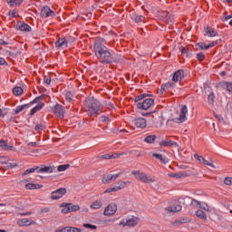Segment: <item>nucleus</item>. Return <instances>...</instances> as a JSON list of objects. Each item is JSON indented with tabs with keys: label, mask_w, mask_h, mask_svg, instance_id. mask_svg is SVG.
Masks as SVG:
<instances>
[{
	"label": "nucleus",
	"mask_w": 232,
	"mask_h": 232,
	"mask_svg": "<svg viewBox=\"0 0 232 232\" xmlns=\"http://www.w3.org/2000/svg\"><path fill=\"white\" fill-rule=\"evenodd\" d=\"M93 50L97 59L102 64L119 63L121 59V54L110 52V49L106 46V40L104 38H99L94 42Z\"/></svg>",
	"instance_id": "obj_1"
},
{
	"label": "nucleus",
	"mask_w": 232,
	"mask_h": 232,
	"mask_svg": "<svg viewBox=\"0 0 232 232\" xmlns=\"http://www.w3.org/2000/svg\"><path fill=\"white\" fill-rule=\"evenodd\" d=\"M85 111L89 115V117H93L95 113L98 115L102 113V104L99 100L93 98H86L85 100Z\"/></svg>",
	"instance_id": "obj_2"
},
{
	"label": "nucleus",
	"mask_w": 232,
	"mask_h": 232,
	"mask_svg": "<svg viewBox=\"0 0 232 232\" xmlns=\"http://www.w3.org/2000/svg\"><path fill=\"white\" fill-rule=\"evenodd\" d=\"M147 97L148 94L144 93L135 98L134 102H136L137 108L140 110H150L155 104V100Z\"/></svg>",
	"instance_id": "obj_3"
},
{
	"label": "nucleus",
	"mask_w": 232,
	"mask_h": 232,
	"mask_svg": "<svg viewBox=\"0 0 232 232\" xmlns=\"http://www.w3.org/2000/svg\"><path fill=\"white\" fill-rule=\"evenodd\" d=\"M189 200H191V198L189 197H180L178 201H173L171 205L167 208V211H170L171 213H179V211H182V205L180 204L187 206Z\"/></svg>",
	"instance_id": "obj_4"
},
{
	"label": "nucleus",
	"mask_w": 232,
	"mask_h": 232,
	"mask_svg": "<svg viewBox=\"0 0 232 232\" xmlns=\"http://www.w3.org/2000/svg\"><path fill=\"white\" fill-rule=\"evenodd\" d=\"M35 171L36 173H53L55 167L41 165L40 167L27 169L22 175H30V173H35Z\"/></svg>",
	"instance_id": "obj_5"
},
{
	"label": "nucleus",
	"mask_w": 232,
	"mask_h": 232,
	"mask_svg": "<svg viewBox=\"0 0 232 232\" xmlns=\"http://www.w3.org/2000/svg\"><path fill=\"white\" fill-rule=\"evenodd\" d=\"M140 222V218L135 216H128L121 220L120 226H123V227H135Z\"/></svg>",
	"instance_id": "obj_6"
},
{
	"label": "nucleus",
	"mask_w": 232,
	"mask_h": 232,
	"mask_svg": "<svg viewBox=\"0 0 232 232\" xmlns=\"http://www.w3.org/2000/svg\"><path fill=\"white\" fill-rule=\"evenodd\" d=\"M188 121V106L183 105L179 111V115L177 118L173 119V122L177 124H182V122H186Z\"/></svg>",
	"instance_id": "obj_7"
},
{
	"label": "nucleus",
	"mask_w": 232,
	"mask_h": 232,
	"mask_svg": "<svg viewBox=\"0 0 232 232\" xmlns=\"http://www.w3.org/2000/svg\"><path fill=\"white\" fill-rule=\"evenodd\" d=\"M117 213V204L110 203L103 211V215L105 217H111V215H115Z\"/></svg>",
	"instance_id": "obj_8"
},
{
	"label": "nucleus",
	"mask_w": 232,
	"mask_h": 232,
	"mask_svg": "<svg viewBox=\"0 0 232 232\" xmlns=\"http://www.w3.org/2000/svg\"><path fill=\"white\" fill-rule=\"evenodd\" d=\"M40 15L44 19H46L48 17H55V12H53V10H51L48 5H45L42 8Z\"/></svg>",
	"instance_id": "obj_9"
},
{
	"label": "nucleus",
	"mask_w": 232,
	"mask_h": 232,
	"mask_svg": "<svg viewBox=\"0 0 232 232\" xmlns=\"http://www.w3.org/2000/svg\"><path fill=\"white\" fill-rule=\"evenodd\" d=\"M63 195H66V188H61L51 193V198L52 200H59V198H63Z\"/></svg>",
	"instance_id": "obj_10"
},
{
	"label": "nucleus",
	"mask_w": 232,
	"mask_h": 232,
	"mask_svg": "<svg viewBox=\"0 0 232 232\" xmlns=\"http://www.w3.org/2000/svg\"><path fill=\"white\" fill-rule=\"evenodd\" d=\"M53 113L56 115V117H59L60 119L64 118V107L59 103H57L53 108Z\"/></svg>",
	"instance_id": "obj_11"
},
{
	"label": "nucleus",
	"mask_w": 232,
	"mask_h": 232,
	"mask_svg": "<svg viewBox=\"0 0 232 232\" xmlns=\"http://www.w3.org/2000/svg\"><path fill=\"white\" fill-rule=\"evenodd\" d=\"M54 44L57 50H64V48H68V41H66V38L64 37L59 38Z\"/></svg>",
	"instance_id": "obj_12"
},
{
	"label": "nucleus",
	"mask_w": 232,
	"mask_h": 232,
	"mask_svg": "<svg viewBox=\"0 0 232 232\" xmlns=\"http://www.w3.org/2000/svg\"><path fill=\"white\" fill-rule=\"evenodd\" d=\"M160 146L161 148H169L170 146H173L174 148H179V143H177L169 139H165V140L160 141Z\"/></svg>",
	"instance_id": "obj_13"
},
{
	"label": "nucleus",
	"mask_w": 232,
	"mask_h": 232,
	"mask_svg": "<svg viewBox=\"0 0 232 232\" xmlns=\"http://www.w3.org/2000/svg\"><path fill=\"white\" fill-rule=\"evenodd\" d=\"M16 29L20 32H32V26L24 22H18L16 24Z\"/></svg>",
	"instance_id": "obj_14"
},
{
	"label": "nucleus",
	"mask_w": 232,
	"mask_h": 232,
	"mask_svg": "<svg viewBox=\"0 0 232 232\" xmlns=\"http://www.w3.org/2000/svg\"><path fill=\"white\" fill-rule=\"evenodd\" d=\"M133 124L134 126H136L137 128H141L143 130V128H146L147 126V121L146 119L140 117V118H136L133 121Z\"/></svg>",
	"instance_id": "obj_15"
},
{
	"label": "nucleus",
	"mask_w": 232,
	"mask_h": 232,
	"mask_svg": "<svg viewBox=\"0 0 232 232\" xmlns=\"http://www.w3.org/2000/svg\"><path fill=\"white\" fill-rule=\"evenodd\" d=\"M184 79V70H178L172 76L173 82H180Z\"/></svg>",
	"instance_id": "obj_16"
},
{
	"label": "nucleus",
	"mask_w": 232,
	"mask_h": 232,
	"mask_svg": "<svg viewBox=\"0 0 232 232\" xmlns=\"http://www.w3.org/2000/svg\"><path fill=\"white\" fill-rule=\"evenodd\" d=\"M205 34L208 35V37H218V33L215 31L212 27L207 26L205 27Z\"/></svg>",
	"instance_id": "obj_17"
},
{
	"label": "nucleus",
	"mask_w": 232,
	"mask_h": 232,
	"mask_svg": "<svg viewBox=\"0 0 232 232\" xmlns=\"http://www.w3.org/2000/svg\"><path fill=\"white\" fill-rule=\"evenodd\" d=\"M152 157H154L158 160H160V162H162V164H168V162H169V160L168 159V157H166L162 154L152 153Z\"/></svg>",
	"instance_id": "obj_18"
},
{
	"label": "nucleus",
	"mask_w": 232,
	"mask_h": 232,
	"mask_svg": "<svg viewBox=\"0 0 232 232\" xmlns=\"http://www.w3.org/2000/svg\"><path fill=\"white\" fill-rule=\"evenodd\" d=\"M0 148L4 150V151H12V150H14V146L12 145H8V142L1 140H0Z\"/></svg>",
	"instance_id": "obj_19"
},
{
	"label": "nucleus",
	"mask_w": 232,
	"mask_h": 232,
	"mask_svg": "<svg viewBox=\"0 0 232 232\" xmlns=\"http://www.w3.org/2000/svg\"><path fill=\"white\" fill-rule=\"evenodd\" d=\"M131 19L132 21H134V23L139 24V23H144V20L146 19V17H144V15L142 14H132Z\"/></svg>",
	"instance_id": "obj_20"
},
{
	"label": "nucleus",
	"mask_w": 232,
	"mask_h": 232,
	"mask_svg": "<svg viewBox=\"0 0 232 232\" xmlns=\"http://www.w3.org/2000/svg\"><path fill=\"white\" fill-rule=\"evenodd\" d=\"M43 108H44V103L39 102L35 107H34L31 110L30 115H35V113H37V111H41V110H43Z\"/></svg>",
	"instance_id": "obj_21"
},
{
	"label": "nucleus",
	"mask_w": 232,
	"mask_h": 232,
	"mask_svg": "<svg viewBox=\"0 0 232 232\" xmlns=\"http://www.w3.org/2000/svg\"><path fill=\"white\" fill-rule=\"evenodd\" d=\"M56 232H81V229L75 227H65L64 228L57 230Z\"/></svg>",
	"instance_id": "obj_22"
},
{
	"label": "nucleus",
	"mask_w": 232,
	"mask_h": 232,
	"mask_svg": "<svg viewBox=\"0 0 232 232\" xmlns=\"http://www.w3.org/2000/svg\"><path fill=\"white\" fill-rule=\"evenodd\" d=\"M20 227H24V226H32V222L28 218H22L17 221Z\"/></svg>",
	"instance_id": "obj_23"
},
{
	"label": "nucleus",
	"mask_w": 232,
	"mask_h": 232,
	"mask_svg": "<svg viewBox=\"0 0 232 232\" xmlns=\"http://www.w3.org/2000/svg\"><path fill=\"white\" fill-rule=\"evenodd\" d=\"M169 88H175V83L169 82L165 84H162L160 89L161 93H164V92H166V90H169Z\"/></svg>",
	"instance_id": "obj_24"
},
{
	"label": "nucleus",
	"mask_w": 232,
	"mask_h": 232,
	"mask_svg": "<svg viewBox=\"0 0 232 232\" xmlns=\"http://www.w3.org/2000/svg\"><path fill=\"white\" fill-rule=\"evenodd\" d=\"M132 175H135L137 180H140V182H142L146 174H144V172H140V170H133Z\"/></svg>",
	"instance_id": "obj_25"
},
{
	"label": "nucleus",
	"mask_w": 232,
	"mask_h": 232,
	"mask_svg": "<svg viewBox=\"0 0 232 232\" xmlns=\"http://www.w3.org/2000/svg\"><path fill=\"white\" fill-rule=\"evenodd\" d=\"M141 182H144V184H151L155 182V178L151 175H146L143 177V180Z\"/></svg>",
	"instance_id": "obj_26"
},
{
	"label": "nucleus",
	"mask_w": 232,
	"mask_h": 232,
	"mask_svg": "<svg viewBox=\"0 0 232 232\" xmlns=\"http://www.w3.org/2000/svg\"><path fill=\"white\" fill-rule=\"evenodd\" d=\"M196 216L201 220H208V215L202 209L197 210Z\"/></svg>",
	"instance_id": "obj_27"
},
{
	"label": "nucleus",
	"mask_w": 232,
	"mask_h": 232,
	"mask_svg": "<svg viewBox=\"0 0 232 232\" xmlns=\"http://www.w3.org/2000/svg\"><path fill=\"white\" fill-rule=\"evenodd\" d=\"M43 188V185L34 184V183H27L25 185V189H41Z\"/></svg>",
	"instance_id": "obj_28"
},
{
	"label": "nucleus",
	"mask_w": 232,
	"mask_h": 232,
	"mask_svg": "<svg viewBox=\"0 0 232 232\" xmlns=\"http://www.w3.org/2000/svg\"><path fill=\"white\" fill-rule=\"evenodd\" d=\"M90 208L92 209H101L102 208V201L96 200L91 204Z\"/></svg>",
	"instance_id": "obj_29"
},
{
	"label": "nucleus",
	"mask_w": 232,
	"mask_h": 232,
	"mask_svg": "<svg viewBox=\"0 0 232 232\" xmlns=\"http://www.w3.org/2000/svg\"><path fill=\"white\" fill-rule=\"evenodd\" d=\"M157 140V136L155 134L149 135L145 138L144 142H147V144H153Z\"/></svg>",
	"instance_id": "obj_30"
},
{
	"label": "nucleus",
	"mask_w": 232,
	"mask_h": 232,
	"mask_svg": "<svg viewBox=\"0 0 232 232\" xmlns=\"http://www.w3.org/2000/svg\"><path fill=\"white\" fill-rule=\"evenodd\" d=\"M61 208H63L62 209V213H63V215H66V214H68V213H71L69 203H62V204H61Z\"/></svg>",
	"instance_id": "obj_31"
},
{
	"label": "nucleus",
	"mask_w": 232,
	"mask_h": 232,
	"mask_svg": "<svg viewBox=\"0 0 232 232\" xmlns=\"http://www.w3.org/2000/svg\"><path fill=\"white\" fill-rule=\"evenodd\" d=\"M8 115H10V109H8V108H2L0 110V117L5 119V117H8Z\"/></svg>",
	"instance_id": "obj_32"
},
{
	"label": "nucleus",
	"mask_w": 232,
	"mask_h": 232,
	"mask_svg": "<svg viewBox=\"0 0 232 232\" xmlns=\"http://www.w3.org/2000/svg\"><path fill=\"white\" fill-rule=\"evenodd\" d=\"M23 92H24V90L21 87H14V88H13V93L16 97H19V95H23Z\"/></svg>",
	"instance_id": "obj_33"
},
{
	"label": "nucleus",
	"mask_w": 232,
	"mask_h": 232,
	"mask_svg": "<svg viewBox=\"0 0 232 232\" xmlns=\"http://www.w3.org/2000/svg\"><path fill=\"white\" fill-rule=\"evenodd\" d=\"M111 180H113V175L109 174V175L103 177L102 182H103V184H110V182H111Z\"/></svg>",
	"instance_id": "obj_34"
},
{
	"label": "nucleus",
	"mask_w": 232,
	"mask_h": 232,
	"mask_svg": "<svg viewBox=\"0 0 232 232\" xmlns=\"http://www.w3.org/2000/svg\"><path fill=\"white\" fill-rule=\"evenodd\" d=\"M24 0H11L9 2L10 6H21Z\"/></svg>",
	"instance_id": "obj_35"
},
{
	"label": "nucleus",
	"mask_w": 232,
	"mask_h": 232,
	"mask_svg": "<svg viewBox=\"0 0 232 232\" xmlns=\"http://www.w3.org/2000/svg\"><path fill=\"white\" fill-rule=\"evenodd\" d=\"M222 86L223 88H226L229 93H232V82H223Z\"/></svg>",
	"instance_id": "obj_36"
},
{
	"label": "nucleus",
	"mask_w": 232,
	"mask_h": 232,
	"mask_svg": "<svg viewBox=\"0 0 232 232\" xmlns=\"http://www.w3.org/2000/svg\"><path fill=\"white\" fill-rule=\"evenodd\" d=\"M186 222H188V220H186L185 218H179L176 219L175 222L172 223V225L174 226H182V224H186Z\"/></svg>",
	"instance_id": "obj_37"
},
{
	"label": "nucleus",
	"mask_w": 232,
	"mask_h": 232,
	"mask_svg": "<svg viewBox=\"0 0 232 232\" xmlns=\"http://www.w3.org/2000/svg\"><path fill=\"white\" fill-rule=\"evenodd\" d=\"M203 164L205 165V166H209L210 168H213L214 169H217V166H215L214 164H213V160H207L206 159L205 160H203Z\"/></svg>",
	"instance_id": "obj_38"
},
{
	"label": "nucleus",
	"mask_w": 232,
	"mask_h": 232,
	"mask_svg": "<svg viewBox=\"0 0 232 232\" xmlns=\"http://www.w3.org/2000/svg\"><path fill=\"white\" fill-rule=\"evenodd\" d=\"M69 209L72 213L73 211H79L81 209V207H79V205H72L69 203Z\"/></svg>",
	"instance_id": "obj_39"
},
{
	"label": "nucleus",
	"mask_w": 232,
	"mask_h": 232,
	"mask_svg": "<svg viewBox=\"0 0 232 232\" xmlns=\"http://www.w3.org/2000/svg\"><path fill=\"white\" fill-rule=\"evenodd\" d=\"M73 99V94L71 92L65 93V100L67 102H72Z\"/></svg>",
	"instance_id": "obj_40"
},
{
	"label": "nucleus",
	"mask_w": 232,
	"mask_h": 232,
	"mask_svg": "<svg viewBox=\"0 0 232 232\" xmlns=\"http://www.w3.org/2000/svg\"><path fill=\"white\" fill-rule=\"evenodd\" d=\"M68 168H70V164H63V165L58 166L57 170L58 171H66V169H68Z\"/></svg>",
	"instance_id": "obj_41"
},
{
	"label": "nucleus",
	"mask_w": 232,
	"mask_h": 232,
	"mask_svg": "<svg viewBox=\"0 0 232 232\" xmlns=\"http://www.w3.org/2000/svg\"><path fill=\"white\" fill-rule=\"evenodd\" d=\"M197 46H198L200 50H208V44L204 43H198Z\"/></svg>",
	"instance_id": "obj_42"
},
{
	"label": "nucleus",
	"mask_w": 232,
	"mask_h": 232,
	"mask_svg": "<svg viewBox=\"0 0 232 232\" xmlns=\"http://www.w3.org/2000/svg\"><path fill=\"white\" fill-rule=\"evenodd\" d=\"M215 102V93L211 92L208 95V104H213Z\"/></svg>",
	"instance_id": "obj_43"
},
{
	"label": "nucleus",
	"mask_w": 232,
	"mask_h": 232,
	"mask_svg": "<svg viewBox=\"0 0 232 232\" xmlns=\"http://www.w3.org/2000/svg\"><path fill=\"white\" fill-rule=\"evenodd\" d=\"M224 184H226V186H231V184H232V178L231 177L225 178Z\"/></svg>",
	"instance_id": "obj_44"
},
{
	"label": "nucleus",
	"mask_w": 232,
	"mask_h": 232,
	"mask_svg": "<svg viewBox=\"0 0 232 232\" xmlns=\"http://www.w3.org/2000/svg\"><path fill=\"white\" fill-rule=\"evenodd\" d=\"M41 101H43V96H38L34 100H33L31 102V103L34 105V104H37V102H38V104H39V102H41Z\"/></svg>",
	"instance_id": "obj_45"
},
{
	"label": "nucleus",
	"mask_w": 232,
	"mask_h": 232,
	"mask_svg": "<svg viewBox=\"0 0 232 232\" xmlns=\"http://www.w3.org/2000/svg\"><path fill=\"white\" fill-rule=\"evenodd\" d=\"M194 158L196 159V160H198V162H200L201 164H203L204 162V157L200 156V155H198V154H195L194 155Z\"/></svg>",
	"instance_id": "obj_46"
},
{
	"label": "nucleus",
	"mask_w": 232,
	"mask_h": 232,
	"mask_svg": "<svg viewBox=\"0 0 232 232\" xmlns=\"http://www.w3.org/2000/svg\"><path fill=\"white\" fill-rule=\"evenodd\" d=\"M83 227H87V228L92 229V230L97 229V226L92 225V224H83Z\"/></svg>",
	"instance_id": "obj_47"
},
{
	"label": "nucleus",
	"mask_w": 232,
	"mask_h": 232,
	"mask_svg": "<svg viewBox=\"0 0 232 232\" xmlns=\"http://www.w3.org/2000/svg\"><path fill=\"white\" fill-rule=\"evenodd\" d=\"M190 204L192 206H196L197 208H199L201 203H200V201H198L197 199H191Z\"/></svg>",
	"instance_id": "obj_48"
},
{
	"label": "nucleus",
	"mask_w": 232,
	"mask_h": 232,
	"mask_svg": "<svg viewBox=\"0 0 232 232\" xmlns=\"http://www.w3.org/2000/svg\"><path fill=\"white\" fill-rule=\"evenodd\" d=\"M44 82L45 83V84H51V82H52V78L50 77V76H44Z\"/></svg>",
	"instance_id": "obj_49"
},
{
	"label": "nucleus",
	"mask_w": 232,
	"mask_h": 232,
	"mask_svg": "<svg viewBox=\"0 0 232 232\" xmlns=\"http://www.w3.org/2000/svg\"><path fill=\"white\" fill-rule=\"evenodd\" d=\"M197 59L198 61H204V59H206V54H204L203 53H199L197 54Z\"/></svg>",
	"instance_id": "obj_50"
},
{
	"label": "nucleus",
	"mask_w": 232,
	"mask_h": 232,
	"mask_svg": "<svg viewBox=\"0 0 232 232\" xmlns=\"http://www.w3.org/2000/svg\"><path fill=\"white\" fill-rule=\"evenodd\" d=\"M34 130H35L36 131H43V130H44V125H43V124H37V125H35Z\"/></svg>",
	"instance_id": "obj_51"
},
{
	"label": "nucleus",
	"mask_w": 232,
	"mask_h": 232,
	"mask_svg": "<svg viewBox=\"0 0 232 232\" xmlns=\"http://www.w3.org/2000/svg\"><path fill=\"white\" fill-rule=\"evenodd\" d=\"M100 121L101 122H108L110 121V117L102 115L100 117Z\"/></svg>",
	"instance_id": "obj_52"
},
{
	"label": "nucleus",
	"mask_w": 232,
	"mask_h": 232,
	"mask_svg": "<svg viewBox=\"0 0 232 232\" xmlns=\"http://www.w3.org/2000/svg\"><path fill=\"white\" fill-rule=\"evenodd\" d=\"M23 110H24L23 105L17 106L14 111L15 115H17L18 113H21V111H23Z\"/></svg>",
	"instance_id": "obj_53"
},
{
	"label": "nucleus",
	"mask_w": 232,
	"mask_h": 232,
	"mask_svg": "<svg viewBox=\"0 0 232 232\" xmlns=\"http://www.w3.org/2000/svg\"><path fill=\"white\" fill-rule=\"evenodd\" d=\"M118 187L120 188V189H124V188H126V184H130V181L127 182H124V181H121L120 183H118Z\"/></svg>",
	"instance_id": "obj_54"
},
{
	"label": "nucleus",
	"mask_w": 232,
	"mask_h": 232,
	"mask_svg": "<svg viewBox=\"0 0 232 232\" xmlns=\"http://www.w3.org/2000/svg\"><path fill=\"white\" fill-rule=\"evenodd\" d=\"M199 208H201V209H204L205 211H208L209 209V207L206 203H200Z\"/></svg>",
	"instance_id": "obj_55"
},
{
	"label": "nucleus",
	"mask_w": 232,
	"mask_h": 232,
	"mask_svg": "<svg viewBox=\"0 0 232 232\" xmlns=\"http://www.w3.org/2000/svg\"><path fill=\"white\" fill-rule=\"evenodd\" d=\"M188 52H189V49H188V47H183L181 49V53H183V55H186V57H188Z\"/></svg>",
	"instance_id": "obj_56"
},
{
	"label": "nucleus",
	"mask_w": 232,
	"mask_h": 232,
	"mask_svg": "<svg viewBox=\"0 0 232 232\" xmlns=\"http://www.w3.org/2000/svg\"><path fill=\"white\" fill-rule=\"evenodd\" d=\"M169 177H173L174 179H180L182 177L181 174H179V173H171L169 174Z\"/></svg>",
	"instance_id": "obj_57"
},
{
	"label": "nucleus",
	"mask_w": 232,
	"mask_h": 232,
	"mask_svg": "<svg viewBox=\"0 0 232 232\" xmlns=\"http://www.w3.org/2000/svg\"><path fill=\"white\" fill-rule=\"evenodd\" d=\"M6 64V66H8V63H6V60L3 57H0V66H3Z\"/></svg>",
	"instance_id": "obj_58"
},
{
	"label": "nucleus",
	"mask_w": 232,
	"mask_h": 232,
	"mask_svg": "<svg viewBox=\"0 0 232 232\" xmlns=\"http://www.w3.org/2000/svg\"><path fill=\"white\" fill-rule=\"evenodd\" d=\"M7 122H14V116H12V112L7 115Z\"/></svg>",
	"instance_id": "obj_59"
},
{
	"label": "nucleus",
	"mask_w": 232,
	"mask_h": 232,
	"mask_svg": "<svg viewBox=\"0 0 232 232\" xmlns=\"http://www.w3.org/2000/svg\"><path fill=\"white\" fill-rule=\"evenodd\" d=\"M216 44H218V41L212 42L210 44H208V48L209 50V48H213V46H216Z\"/></svg>",
	"instance_id": "obj_60"
},
{
	"label": "nucleus",
	"mask_w": 232,
	"mask_h": 232,
	"mask_svg": "<svg viewBox=\"0 0 232 232\" xmlns=\"http://www.w3.org/2000/svg\"><path fill=\"white\" fill-rule=\"evenodd\" d=\"M101 158L105 159L106 160H110V159H111V154H105V155H102Z\"/></svg>",
	"instance_id": "obj_61"
},
{
	"label": "nucleus",
	"mask_w": 232,
	"mask_h": 232,
	"mask_svg": "<svg viewBox=\"0 0 232 232\" xmlns=\"http://www.w3.org/2000/svg\"><path fill=\"white\" fill-rule=\"evenodd\" d=\"M107 108H108V110H114L115 106L113 105L112 102H109V103H107Z\"/></svg>",
	"instance_id": "obj_62"
},
{
	"label": "nucleus",
	"mask_w": 232,
	"mask_h": 232,
	"mask_svg": "<svg viewBox=\"0 0 232 232\" xmlns=\"http://www.w3.org/2000/svg\"><path fill=\"white\" fill-rule=\"evenodd\" d=\"M6 44H8V43H6L5 40L0 39V45L1 46H6Z\"/></svg>",
	"instance_id": "obj_63"
},
{
	"label": "nucleus",
	"mask_w": 232,
	"mask_h": 232,
	"mask_svg": "<svg viewBox=\"0 0 232 232\" xmlns=\"http://www.w3.org/2000/svg\"><path fill=\"white\" fill-rule=\"evenodd\" d=\"M23 106V108H24H24H31V106H33V104H32V102H29V103H27V104H24V105H22Z\"/></svg>",
	"instance_id": "obj_64"
}]
</instances>
